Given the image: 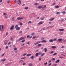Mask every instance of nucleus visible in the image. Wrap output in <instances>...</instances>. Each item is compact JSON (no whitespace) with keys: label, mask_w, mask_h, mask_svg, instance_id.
Listing matches in <instances>:
<instances>
[{"label":"nucleus","mask_w":66,"mask_h":66,"mask_svg":"<svg viewBox=\"0 0 66 66\" xmlns=\"http://www.w3.org/2000/svg\"><path fill=\"white\" fill-rule=\"evenodd\" d=\"M56 46H52V48L53 49H55V48H56Z\"/></svg>","instance_id":"nucleus-11"},{"label":"nucleus","mask_w":66,"mask_h":66,"mask_svg":"<svg viewBox=\"0 0 66 66\" xmlns=\"http://www.w3.org/2000/svg\"><path fill=\"white\" fill-rule=\"evenodd\" d=\"M56 54H57V53H55L54 54H53V55H56Z\"/></svg>","instance_id":"nucleus-32"},{"label":"nucleus","mask_w":66,"mask_h":66,"mask_svg":"<svg viewBox=\"0 0 66 66\" xmlns=\"http://www.w3.org/2000/svg\"><path fill=\"white\" fill-rule=\"evenodd\" d=\"M54 20V18H52L49 19V20L50 21H53V20Z\"/></svg>","instance_id":"nucleus-10"},{"label":"nucleus","mask_w":66,"mask_h":66,"mask_svg":"<svg viewBox=\"0 0 66 66\" xmlns=\"http://www.w3.org/2000/svg\"><path fill=\"white\" fill-rule=\"evenodd\" d=\"M41 42H42V43H46V42H47V41L46 40H42Z\"/></svg>","instance_id":"nucleus-7"},{"label":"nucleus","mask_w":66,"mask_h":66,"mask_svg":"<svg viewBox=\"0 0 66 66\" xmlns=\"http://www.w3.org/2000/svg\"><path fill=\"white\" fill-rule=\"evenodd\" d=\"M41 20H44V18H41Z\"/></svg>","instance_id":"nucleus-46"},{"label":"nucleus","mask_w":66,"mask_h":66,"mask_svg":"<svg viewBox=\"0 0 66 66\" xmlns=\"http://www.w3.org/2000/svg\"><path fill=\"white\" fill-rule=\"evenodd\" d=\"M31 54H28L27 55V56H31Z\"/></svg>","instance_id":"nucleus-25"},{"label":"nucleus","mask_w":66,"mask_h":66,"mask_svg":"<svg viewBox=\"0 0 66 66\" xmlns=\"http://www.w3.org/2000/svg\"><path fill=\"white\" fill-rule=\"evenodd\" d=\"M28 65L29 66H32L33 64H32V63H29L28 64Z\"/></svg>","instance_id":"nucleus-15"},{"label":"nucleus","mask_w":66,"mask_h":66,"mask_svg":"<svg viewBox=\"0 0 66 66\" xmlns=\"http://www.w3.org/2000/svg\"><path fill=\"white\" fill-rule=\"evenodd\" d=\"M44 22L43 21H40V22H39L38 23V24H43Z\"/></svg>","instance_id":"nucleus-4"},{"label":"nucleus","mask_w":66,"mask_h":66,"mask_svg":"<svg viewBox=\"0 0 66 66\" xmlns=\"http://www.w3.org/2000/svg\"><path fill=\"white\" fill-rule=\"evenodd\" d=\"M8 32H7L6 34V36H7V35H8Z\"/></svg>","instance_id":"nucleus-42"},{"label":"nucleus","mask_w":66,"mask_h":66,"mask_svg":"<svg viewBox=\"0 0 66 66\" xmlns=\"http://www.w3.org/2000/svg\"><path fill=\"white\" fill-rule=\"evenodd\" d=\"M56 14H58V15H59V14H60V12H57V13H56Z\"/></svg>","instance_id":"nucleus-33"},{"label":"nucleus","mask_w":66,"mask_h":66,"mask_svg":"<svg viewBox=\"0 0 66 66\" xmlns=\"http://www.w3.org/2000/svg\"><path fill=\"white\" fill-rule=\"evenodd\" d=\"M25 40H26L25 39H24L23 40H22L21 41L22 43H24V42H25Z\"/></svg>","instance_id":"nucleus-29"},{"label":"nucleus","mask_w":66,"mask_h":66,"mask_svg":"<svg viewBox=\"0 0 66 66\" xmlns=\"http://www.w3.org/2000/svg\"><path fill=\"white\" fill-rule=\"evenodd\" d=\"M14 25H12V27L10 28V30H13L14 29Z\"/></svg>","instance_id":"nucleus-1"},{"label":"nucleus","mask_w":66,"mask_h":66,"mask_svg":"<svg viewBox=\"0 0 66 66\" xmlns=\"http://www.w3.org/2000/svg\"><path fill=\"white\" fill-rule=\"evenodd\" d=\"M19 40H16V42H18L19 41Z\"/></svg>","instance_id":"nucleus-62"},{"label":"nucleus","mask_w":66,"mask_h":66,"mask_svg":"<svg viewBox=\"0 0 66 66\" xmlns=\"http://www.w3.org/2000/svg\"><path fill=\"white\" fill-rule=\"evenodd\" d=\"M26 64V63H23V65H25Z\"/></svg>","instance_id":"nucleus-55"},{"label":"nucleus","mask_w":66,"mask_h":66,"mask_svg":"<svg viewBox=\"0 0 66 66\" xmlns=\"http://www.w3.org/2000/svg\"><path fill=\"white\" fill-rule=\"evenodd\" d=\"M8 48H9V46H6V48L7 49H8Z\"/></svg>","instance_id":"nucleus-41"},{"label":"nucleus","mask_w":66,"mask_h":66,"mask_svg":"<svg viewBox=\"0 0 66 66\" xmlns=\"http://www.w3.org/2000/svg\"><path fill=\"white\" fill-rule=\"evenodd\" d=\"M42 52H39L38 54L40 55V54H42Z\"/></svg>","instance_id":"nucleus-23"},{"label":"nucleus","mask_w":66,"mask_h":66,"mask_svg":"<svg viewBox=\"0 0 66 66\" xmlns=\"http://www.w3.org/2000/svg\"><path fill=\"white\" fill-rule=\"evenodd\" d=\"M47 48H44V51H45V52H47Z\"/></svg>","instance_id":"nucleus-16"},{"label":"nucleus","mask_w":66,"mask_h":66,"mask_svg":"<svg viewBox=\"0 0 66 66\" xmlns=\"http://www.w3.org/2000/svg\"><path fill=\"white\" fill-rule=\"evenodd\" d=\"M44 39V38H41V39L42 40H43V39Z\"/></svg>","instance_id":"nucleus-54"},{"label":"nucleus","mask_w":66,"mask_h":66,"mask_svg":"<svg viewBox=\"0 0 66 66\" xmlns=\"http://www.w3.org/2000/svg\"><path fill=\"white\" fill-rule=\"evenodd\" d=\"M52 64L51 63H50L49 64H48V66H50V65H52Z\"/></svg>","instance_id":"nucleus-57"},{"label":"nucleus","mask_w":66,"mask_h":66,"mask_svg":"<svg viewBox=\"0 0 66 66\" xmlns=\"http://www.w3.org/2000/svg\"><path fill=\"white\" fill-rule=\"evenodd\" d=\"M47 62H46L45 63H44V65H47Z\"/></svg>","instance_id":"nucleus-39"},{"label":"nucleus","mask_w":66,"mask_h":66,"mask_svg":"<svg viewBox=\"0 0 66 66\" xmlns=\"http://www.w3.org/2000/svg\"><path fill=\"white\" fill-rule=\"evenodd\" d=\"M4 17L5 18H6V19L7 18V16H4Z\"/></svg>","instance_id":"nucleus-60"},{"label":"nucleus","mask_w":66,"mask_h":66,"mask_svg":"<svg viewBox=\"0 0 66 66\" xmlns=\"http://www.w3.org/2000/svg\"><path fill=\"white\" fill-rule=\"evenodd\" d=\"M13 40V38L11 37L10 38V40Z\"/></svg>","instance_id":"nucleus-50"},{"label":"nucleus","mask_w":66,"mask_h":66,"mask_svg":"<svg viewBox=\"0 0 66 66\" xmlns=\"http://www.w3.org/2000/svg\"><path fill=\"white\" fill-rule=\"evenodd\" d=\"M19 1V4H21V1L20 0H18Z\"/></svg>","instance_id":"nucleus-9"},{"label":"nucleus","mask_w":66,"mask_h":66,"mask_svg":"<svg viewBox=\"0 0 66 66\" xmlns=\"http://www.w3.org/2000/svg\"><path fill=\"white\" fill-rule=\"evenodd\" d=\"M60 31H64V29H59Z\"/></svg>","instance_id":"nucleus-5"},{"label":"nucleus","mask_w":66,"mask_h":66,"mask_svg":"<svg viewBox=\"0 0 66 66\" xmlns=\"http://www.w3.org/2000/svg\"><path fill=\"white\" fill-rule=\"evenodd\" d=\"M49 42H53V40L51 39L49 40Z\"/></svg>","instance_id":"nucleus-12"},{"label":"nucleus","mask_w":66,"mask_h":66,"mask_svg":"<svg viewBox=\"0 0 66 66\" xmlns=\"http://www.w3.org/2000/svg\"><path fill=\"white\" fill-rule=\"evenodd\" d=\"M18 25H17L15 26V28H18Z\"/></svg>","instance_id":"nucleus-27"},{"label":"nucleus","mask_w":66,"mask_h":66,"mask_svg":"<svg viewBox=\"0 0 66 66\" xmlns=\"http://www.w3.org/2000/svg\"><path fill=\"white\" fill-rule=\"evenodd\" d=\"M16 30H20V27H18L16 29Z\"/></svg>","instance_id":"nucleus-14"},{"label":"nucleus","mask_w":66,"mask_h":66,"mask_svg":"<svg viewBox=\"0 0 66 66\" xmlns=\"http://www.w3.org/2000/svg\"><path fill=\"white\" fill-rule=\"evenodd\" d=\"M52 60H54V61H55V58H52Z\"/></svg>","instance_id":"nucleus-45"},{"label":"nucleus","mask_w":66,"mask_h":66,"mask_svg":"<svg viewBox=\"0 0 66 66\" xmlns=\"http://www.w3.org/2000/svg\"><path fill=\"white\" fill-rule=\"evenodd\" d=\"M24 59V57H22L21 58V60H23Z\"/></svg>","instance_id":"nucleus-49"},{"label":"nucleus","mask_w":66,"mask_h":66,"mask_svg":"<svg viewBox=\"0 0 66 66\" xmlns=\"http://www.w3.org/2000/svg\"><path fill=\"white\" fill-rule=\"evenodd\" d=\"M42 6H38V9H42Z\"/></svg>","instance_id":"nucleus-20"},{"label":"nucleus","mask_w":66,"mask_h":66,"mask_svg":"<svg viewBox=\"0 0 66 66\" xmlns=\"http://www.w3.org/2000/svg\"><path fill=\"white\" fill-rule=\"evenodd\" d=\"M43 30H46V29L45 28H44L43 29Z\"/></svg>","instance_id":"nucleus-59"},{"label":"nucleus","mask_w":66,"mask_h":66,"mask_svg":"<svg viewBox=\"0 0 66 66\" xmlns=\"http://www.w3.org/2000/svg\"><path fill=\"white\" fill-rule=\"evenodd\" d=\"M32 23V22L31 21H29L28 22V23L29 24V23Z\"/></svg>","instance_id":"nucleus-38"},{"label":"nucleus","mask_w":66,"mask_h":66,"mask_svg":"<svg viewBox=\"0 0 66 66\" xmlns=\"http://www.w3.org/2000/svg\"><path fill=\"white\" fill-rule=\"evenodd\" d=\"M45 54L44 53L42 54L41 55H40L41 57L43 56L44 55H45Z\"/></svg>","instance_id":"nucleus-13"},{"label":"nucleus","mask_w":66,"mask_h":66,"mask_svg":"<svg viewBox=\"0 0 66 66\" xmlns=\"http://www.w3.org/2000/svg\"><path fill=\"white\" fill-rule=\"evenodd\" d=\"M57 41L58 42H61V41H62V38H60L59 39L57 40Z\"/></svg>","instance_id":"nucleus-3"},{"label":"nucleus","mask_w":66,"mask_h":66,"mask_svg":"<svg viewBox=\"0 0 66 66\" xmlns=\"http://www.w3.org/2000/svg\"><path fill=\"white\" fill-rule=\"evenodd\" d=\"M24 39V38H23V37H21L19 39V41L21 40H22V39Z\"/></svg>","instance_id":"nucleus-6"},{"label":"nucleus","mask_w":66,"mask_h":66,"mask_svg":"<svg viewBox=\"0 0 66 66\" xmlns=\"http://www.w3.org/2000/svg\"><path fill=\"white\" fill-rule=\"evenodd\" d=\"M38 46H42L41 44H39L38 45Z\"/></svg>","instance_id":"nucleus-36"},{"label":"nucleus","mask_w":66,"mask_h":66,"mask_svg":"<svg viewBox=\"0 0 66 66\" xmlns=\"http://www.w3.org/2000/svg\"><path fill=\"white\" fill-rule=\"evenodd\" d=\"M7 42H4V45H7Z\"/></svg>","instance_id":"nucleus-26"},{"label":"nucleus","mask_w":66,"mask_h":66,"mask_svg":"<svg viewBox=\"0 0 66 66\" xmlns=\"http://www.w3.org/2000/svg\"><path fill=\"white\" fill-rule=\"evenodd\" d=\"M14 51H15V50H16L17 49V48L16 47L14 48Z\"/></svg>","instance_id":"nucleus-31"},{"label":"nucleus","mask_w":66,"mask_h":66,"mask_svg":"<svg viewBox=\"0 0 66 66\" xmlns=\"http://www.w3.org/2000/svg\"><path fill=\"white\" fill-rule=\"evenodd\" d=\"M4 54H5V53H4L3 54H2L1 56H3L4 55Z\"/></svg>","instance_id":"nucleus-40"},{"label":"nucleus","mask_w":66,"mask_h":66,"mask_svg":"<svg viewBox=\"0 0 66 66\" xmlns=\"http://www.w3.org/2000/svg\"><path fill=\"white\" fill-rule=\"evenodd\" d=\"M3 15H5V16H6V15H7V14L6 13H5L3 14Z\"/></svg>","instance_id":"nucleus-37"},{"label":"nucleus","mask_w":66,"mask_h":66,"mask_svg":"<svg viewBox=\"0 0 66 66\" xmlns=\"http://www.w3.org/2000/svg\"><path fill=\"white\" fill-rule=\"evenodd\" d=\"M30 58H31V59H33L34 58V57L33 56H31L30 57Z\"/></svg>","instance_id":"nucleus-34"},{"label":"nucleus","mask_w":66,"mask_h":66,"mask_svg":"<svg viewBox=\"0 0 66 66\" xmlns=\"http://www.w3.org/2000/svg\"><path fill=\"white\" fill-rule=\"evenodd\" d=\"M37 44H38L37 43H34V45H37Z\"/></svg>","instance_id":"nucleus-63"},{"label":"nucleus","mask_w":66,"mask_h":66,"mask_svg":"<svg viewBox=\"0 0 66 66\" xmlns=\"http://www.w3.org/2000/svg\"><path fill=\"white\" fill-rule=\"evenodd\" d=\"M35 38V37H33L32 38V39H34Z\"/></svg>","instance_id":"nucleus-56"},{"label":"nucleus","mask_w":66,"mask_h":66,"mask_svg":"<svg viewBox=\"0 0 66 66\" xmlns=\"http://www.w3.org/2000/svg\"><path fill=\"white\" fill-rule=\"evenodd\" d=\"M39 4L37 3H35V5H39Z\"/></svg>","instance_id":"nucleus-17"},{"label":"nucleus","mask_w":66,"mask_h":66,"mask_svg":"<svg viewBox=\"0 0 66 66\" xmlns=\"http://www.w3.org/2000/svg\"><path fill=\"white\" fill-rule=\"evenodd\" d=\"M38 53H37L35 54L36 56H38Z\"/></svg>","instance_id":"nucleus-22"},{"label":"nucleus","mask_w":66,"mask_h":66,"mask_svg":"<svg viewBox=\"0 0 66 66\" xmlns=\"http://www.w3.org/2000/svg\"><path fill=\"white\" fill-rule=\"evenodd\" d=\"M5 60H6V59H2L1 60V61L5 62Z\"/></svg>","instance_id":"nucleus-18"},{"label":"nucleus","mask_w":66,"mask_h":66,"mask_svg":"<svg viewBox=\"0 0 66 66\" xmlns=\"http://www.w3.org/2000/svg\"><path fill=\"white\" fill-rule=\"evenodd\" d=\"M41 42V41H38L37 42V44H39V43H40Z\"/></svg>","instance_id":"nucleus-19"},{"label":"nucleus","mask_w":66,"mask_h":66,"mask_svg":"<svg viewBox=\"0 0 66 66\" xmlns=\"http://www.w3.org/2000/svg\"><path fill=\"white\" fill-rule=\"evenodd\" d=\"M53 40V41H54V40H57V39H56V38H55Z\"/></svg>","instance_id":"nucleus-53"},{"label":"nucleus","mask_w":66,"mask_h":66,"mask_svg":"<svg viewBox=\"0 0 66 66\" xmlns=\"http://www.w3.org/2000/svg\"><path fill=\"white\" fill-rule=\"evenodd\" d=\"M11 43L10 42L8 44V45H10L11 44Z\"/></svg>","instance_id":"nucleus-52"},{"label":"nucleus","mask_w":66,"mask_h":66,"mask_svg":"<svg viewBox=\"0 0 66 66\" xmlns=\"http://www.w3.org/2000/svg\"><path fill=\"white\" fill-rule=\"evenodd\" d=\"M60 62V60H57L55 62V63H59V62Z\"/></svg>","instance_id":"nucleus-8"},{"label":"nucleus","mask_w":66,"mask_h":66,"mask_svg":"<svg viewBox=\"0 0 66 66\" xmlns=\"http://www.w3.org/2000/svg\"><path fill=\"white\" fill-rule=\"evenodd\" d=\"M0 30L1 31H2V30L1 29V25H0Z\"/></svg>","instance_id":"nucleus-24"},{"label":"nucleus","mask_w":66,"mask_h":66,"mask_svg":"<svg viewBox=\"0 0 66 66\" xmlns=\"http://www.w3.org/2000/svg\"><path fill=\"white\" fill-rule=\"evenodd\" d=\"M62 13H63V14H65L66 13V12L65 11H62Z\"/></svg>","instance_id":"nucleus-35"},{"label":"nucleus","mask_w":66,"mask_h":66,"mask_svg":"<svg viewBox=\"0 0 66 66\" xmlns=\"http://www.w3.org/2000/svg\"><path fill=\"white\" fill-rule=\"evenodd\" d=\"M15 53H17V51H15Z\"/></svg>","instance_id":"nucleus-64"},{"label":"nucleus","mask_w":66,"mask_h":66,"mask_svg":"<svg viewBox=\"0 0 66 66\" xmlns=\"http://www.w3.org/2000/svg\"><path fill=\"white\" fill-rule=\"evenodd\" d=\"M48 23H49V24H51V22H49Z\"/></svg>","instance_id":"nucleus-61"},{"label":"nucleus","mask_w":66,"mask_h":66,"mask_svg":"<svg viewBox=\"0 0 66 66\" xmlns=\"http://www.w3.org/2000/svg\"><path fill=\"white\" fill-rule=\"evenodd\" d=\"M39 61H41V57H40L39 58Z\"/></svg>","instance_id":"nucleus-51"},{"label":"nucleus","mask_w":66,"mask_h":66,"mask_svg":"<svg viewBox=\"0 0 66 66\" xmlns=\"http://www.w3.org/2000/svg\"><path fill=\"white\" fill-rule=\"evenodd\" d=\"M55 8H57V9H58L59 7V6H56L55 7Z\"/></svg>","instance_id":"nucleus-21"},{"label":"nucleus","mask_w":66,"mask_h":66,"mask_svg":"<svg viewBox=\"0 0 66 66\" xmlns=\"http://www.w3.org/2000/svg\"><path fill=\"white\" fill-rule=\"evenodd\" d=\"M17 20H21V19H23V18L19 17L17 18Z\"/></svg>","instance_id":"nucleus-2"},{"label":"nucleus","mask_w":66,"mask_h":66,"mask_svg":"<svg viewBox=\"0 0 66 66\" xmlns=\"http://www.w3.org/2000/svg\"><path fill=\"white\" fill-rule=\"evenodd\" d=\"M27 53H24L23 54V56H25V55H27Z\"/></svg>","instance_id":"nucleus-30"},{"label":"nucleus","mask_w":66,"mask_h":66,"mask_svg":"<svg viewBox=\"0 0 66 66\" xmlns=\"http://www.w3.org/2000/svg\"><path fill=\"white\" fill-rule=\"evenodd\" d=\"M20 26H22V23H21V22H20Z\"/></svg>","instance_id":"nucleus-44"},{"label":"nucleus","mask_w":66,"mask_h":66,"mask_svg":"<svg viewBox=\"0 0 66 66\" xmlns=\"http://www.w3.org/2000/svg\"><path fill=\"white\" fill-rule=\"evenodd\" d=\"M27 44H30V42H28L26 43Z\"/></svg>","instance_id":"nucleus-58"},{"label":"nucleus","mask_w":66,"mask_h":66,"mask_svg":"<svg viewBox=\"0 0 66 66\" xmlns=\"http://www.w3.org/2000/svg\"><path fill=\"white\" fill-rule=\"evenodd\" d=\"M2 30L3 29V25H2Z\"/></svg>","instance_id":"nucleus-43"},{"label":"nucleus","mask_w":66,"mask_h":66,"mask_svg":"<svg viewBox=\"0 0 66 66\" xmlns=\"http://www.w3.org/2000/svg\"><path fill=\"white\" fill-rule=\"evenodd\" d=\"M31 35H32L33 36H34V33H32L31 34Z\"/></svg>","instance_id":"nucleus-48"},{"label":"nucleus","mask_w":66,"mask_h":66,"mask_svg":"<svg viewBox=\"0 0 66 66\" xmlns=\"http://www.w3.org/2000/svg\"><path fill=\"white\" fill-rule=\"evenodd\" d=\"M28 7H26L24 8L25 10H28Z\"/></svg>","instance_id":"nucleus-28"},{"label":"nucleus","mask_w":66,"mask_h":66,"mask_svg":"<svg viewBox=\"0 0 66 66\" xmlns=\"http://www.w3.org/2000/svg\"><path fill=\"white\" fill-rule=\"evenodd\" d=\"M14 18H15V17H13L12 18V21H14Z\"/></svg>","instance_id":"nucleus-47"}]
</instances>
